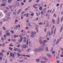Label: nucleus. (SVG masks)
<instances>
[{
    "mask_svg": "<svg viewBox=\"0 0 63 63\" xmlns=\"http://www.w3.org/2000/svg\"><path fill=\"white\" fill-rule=\"evenodd\" d=\"M44 49H45V48L43 46L40 47L39 48H35L34 49V52H40L41 51H43Z\"/></svg>",
    "mask_w": 63,
    "mask_h": 63,
    "instance_id": "f257e3e1",
    "label": "nucleus"
},
{
    "mask_svg": "<svg viewBox=\"0 0 63 63\" xmlns=\"http://www.w3.org/2000/svg\"><path fill=\"white\" fill-rule=\"evenodd\" d=\"M14 51H17H17H18V52H20V53H21V51L17 48H14Z\"/></svg>",
    "mask_w": 63,
    "mask_h": 63,
    "instance_id": "f03ea898",
    "label": "nucleus"
},
{
    "mask_svg": "<svg viewBox=\"0 0 63 63\" xmlns=\"http://www.w3.org/2000/svg\"><path fill=\"white\" fill-rule=\"evenodd\" d=\"M22 48H27L28 47L26 45H23L22 46Z\"/></svg>",
    "mask_w": 63,
    "mask_h": 63,
    "instance_id": "7ed1b4c3",
    "label": "nucleus"
},
{
    "mask_svg": "<svg viewBox=\"0 0 63 63\" xmlns=\"http://www.w3.org/2000/svg\"><path fill=\"white\" fill-rule=\"evenodd\" d=\"M39 43H40L41 45L43 44V41H42V39H39Z\"/></svg>",
    "mask_w": 63,
    "mask_h": 63,
    "instance_id": "20e7f679",
    "label": "nucleus"
},
{
    "mask_svg": "<svg viewBox=\"0 0 63 63\" xmlns=\"http://www.w3.org/2000/svg\"><path fill=\"white\" fill-rule=\"evenodd\" d=\"M10 55L13 58H14L15 56V54H13V53H11L10 54Z\"/></svg>",
    "mask_w": 63,
    "mask_h": 63,
    "instance_id": "39448f33",
    "label": "nucleus"
},
{
    "mask_svg": "<svg viewBox=\"0 0 63 63\" xmlns=\"http://www.w3.org/2000/svg\"><path fill=\"white\" fill-rule=\"evenodd\" d=\"M47 56L48 57H49V58H50L52 57L51 55L49 54H47Z\"/></svg>",
    "mask_w": 63,
    "mask_h": 63,
    "instance_id": "423d86ee",
    "label": "nucleus"
},
{
    "mask_svg": "<svg viewBox=\"0 0 63 63\" xmlns=\"http://www.w3.org/2000/svg\"><path fill=\"white\" fill-rule=\"evenodd\" d=\"M38 5V4H37V3H35L34 4V5H33V7L35 9L37 8V7H36L35 6H37Z\"/></svg>",
    "mask_w": 63,
    "mask_h": 63,
    "instance_id": "0eeeda50",
    "label": "nucleus"
},
{
    "mask_svg": "<svg viewBox=\"0 0 63 63\" xmlns=\"http://www.w3.org/2000/svg\"><path fill=\"white\" fill-rule=\"evenodd\" d=\"M21 9H19L18 11V12L17 14V15H18V14H19L20 13V12H21Z\"/></svg>",
    "mask_w": 63,
    "mask_h": 63,
    "instance_id": "6e6552de",
    "label": "nucleus"
},
{
    "mask_svg": "<svg viewBox=\"0 0 63 63\" xmlns=\"http://www.w3.org/2000/svg\"><path fill=\"white\" fill-rule=\"evenodd\" d=\"M32 33H31L32 35H34V34H35V35H36V32H33V31H32Z\"/></svg>",
    "mask_w": 63,
    "mask_h": 63,
    "instance_id": "1a4fd4ad",
    "label": "nucleus"
},
{
    "mask_svg": "<svg viewBox=\"0 0 63 63\" xmlns=\"http://www.w3.org/2000/svg\"><path fill=\"white\" fill-rule=\"evenodd\" d=\"M43 58L44 60H48V59L46 58V57H44Z\"/></svg>",
    "mask_w": 63,
    "mask_h": 63,
    "instance_id": "9d476101",
    "label": "nucleus"
},
{
    "mask_svg": "<svg viewBox=\"0 0 63 63\" xmlns=\"http://www.w3.org/2000/svg\"><path fill=\"white\" fill-rule=\"evenodd\" d=\"M20 39H19V41L20 42H21L22 41V39H23V37H21L20 38Z\"/></svg>",
    "mask_w": 63,
    "mask_h": 63,
    "instance_id": "9b49d317",
    "label": "nucleus"
},
{
    "mask_svg": "<svg viewBox=\"0 0 63 63\" xmlns=\"http://www.w3.org/2000/svg\"><path fill=\"white\" fill-rule=\"evenodd\" d=\"M18 26L16 25L15 27H14V28L15 29H16V30L18 29Z\"/></svg>",
    "mask_w": 63,
    "mask_h": 63,
    "instance_id": "f8f14e48",
    "label": "nucleus"
},
{
    "mask_svg": "<svg viewBox=\"0 0 63 63\" xmlns=\"http://www.w3.org/2000/svg\"><path fill=\"white\" fill-rule=\"evenodd\" d=\"M59 39H58L57 40V42L56 43V45H57L58 43H59Z\"/></svg>",
    "mask_w": 63,
    "mask_h": 63,
    "instance_id": "ddd939ff",
    "label": "nucleus"
},
{
    "mask_svg": "<svg viewBox=\"0 0 63 63\" xmlns=\"http://www.w3.org/2000/svg\"><path fill=\"white\" fill-rule=\"evenodd\" d=\"M59 22H60V20H59V18L58 19L57 21V24H58Z\"/></svg>",
    "mask_w": 63,
    "mask_h": 63,
    "instance_id": "4468645a",
    "label": "nucleus"
},
{
    "mask_svg": "<svg viewBox=\"0 0 63 63\" xmlns=\"http://www.w3.org/2000/svg\"><path fill=\"white\" fill-rule=\"evenodd\" d=\"M52 21L53 24H54V23H55V20L54 19H53L52 20Z\"/></svg>",
    "mask_w": 63,
    "mask_h": 63,
    "instance_id": "2eb2a0df",
    "label": "nucleus"
},
{
    "mask_svg": "<svg viewBox=\"0 0 63 63\" xmlns=\"http://www.w3.org/2000/svg\"><path fill=\"white\" fill-rule=\"evenodd\" d=\"M16 5L17 6H19V2H17L16 3Z\"/></svg>",
    "mask_w": 63,
    "mask_h": 63,
    "instance_id": "dca6fc26",
    "label": "nucleus"
},
{
    "mask_svg": "<svg viewBox=\"0 0 63 63\" xmlns=\"http://www.w3.org/2000/svg\"><path fill=\"white\" fill-rule=\"evenodd\" d=\"M47 34H49V36H50V35H51V33H50L48 31L47 32Z\"/></svg>",
    "mask_w": 63,
    "mask_h": 63,
    "instance_id": "f3484780",
    "label": "nucleus"
},
{
    "mask_svg": "<svg viewBox=\"0 0 63 63\" xmlns=\"http://www.w3.org/2000/svg\"><path fill=\"white\" fill-rule=\"evenodd\" d=\"M47 40H44L43 42V43H47Z\"/></svg>",
    "mask_w": 63,
    "mask_h": 63,
    "instance_id": "a211bd4d",
    "label": "nucleus"
},
{
    "mask_svg": "<svg viewBox=\"0 0 63 63\" xmlns=\"http://www.w3.org/2000/svg\"><path fill=\"white\" fill-rule=\"evenodd\" d=\"M10 47H14V45H12V43H11L9 45Z\"/></svg>",
    "mask_w": 63,
    "mask_h": 63,
    "instance_id": "6ab92c4d",
    "label": "nucleus"
},
{
    "mask_svg": "<svg viewBox=\"0 0 63 63\" xmlns=\"http://www.w3.org/2000/svg\"><path fill=\"white\" fill-rule=\"evenodd\" d=\"M10 33L8 32L6 33V35H7V36H9H9H11V34H10Z\"/></svg>",
    "mask_w": 63,
    "mask_h": 63,
    "instance_id": "aec40b11",
    "label": "nucleus"
},
{
    "mask_svg": "<svg viewBox=\"0 0 63 63\" xmlns=\"http://www.w3.org/2000/svg\"><path fill=\"white\" fill-rule=\"evenodd\" d=\"M3 23V21H0V25H2Z\"/></svg>",
    "mask_w": 63,
    "mask_h": 63,
    "instance_id": "412c9836",
    "label": "nucleus"
},
{
    "mask_svg": "<svg viewBox=\"0 0 63 63\" xmlns=\"http://www.w3.org/2000/svg\"><path fill=\"white\" fill-rule=\"evenodd\" d=\"M1 39L2 40H4V37L2 36L1 37Z\"/></svg>",
    "mask_w": 63,
    "mask_h": 63,
    "instance_id": "4be33fe9",
    "label": "nucleus"
},
{
    "mask_svg": "<svg viewBox=\"0 0 63 63\" xmlns=\"http://www.w3.org/2000/svg\"><path fill=\"white\" fill-rule=\"evenodd\" d=\"M62 29H63V27L62 26L60 29L61 32H62Z\"/></svg>",
    "mask_w": 63,
    "mask_h": 63,
    "instance_id": "5701e85b",
    "label": "nucleus"
},
{
    "mask_svg": "<svg viewBox=\"0 0 63 63\" xmlns=\"http://www.w3.org/2000/svg\"><path fill=\"white\" fill-rule=\"evenodd\" d=\"M41 63H45V62L44 61L41 60Z\"/></svg>",
    "mask_w": 63,
    "mask_h": 63,
    "instance_id": "b1692460",
    "label": "nucleus"
},
{
    "mask_svg": "<svg viewBox=\"0 0 63 63\" xmlns=\"http://www.w3.org/2000/svg\"><path fill=\"white\" fill-rule=\"evenodd\" d=\"M46 50L47 51H48V48L47 47H46Z\"/></svg>",
    "mask_w": 63,
    "mask_h": 63,
    "instance_id": "393cba45",
    "label": "nucleus"
},
{
    "mask_svg": "<svg viewBox=\"0 0 63 63\" xmlns=\"http://www.w3.org/2000/svg\"><path fill=\"white\" fill-rule=\"evenodd\" d=\"M41 14L42 15H44V11H42L41 12Z\"/></svg>",
    "mask_w": 63,
    "mask_h": 63,
    "instance_id": "a878e982",
    "label": "nucleus"
},
{
    "mask_svg": "<svg viewBox=\"0 0 63 63\" xmlns=\"http://www.w3.org/2000/svg\"><path fill=\"white\" fill-rule=\"evenodd\" d=\"M36 61L37 62H39L40 61V59H37L36 60Z\"/></svg>",
    "mask_w": 63,
    "mask_h": 63,
    "instance_id": "bb28decb",
    "label": "nucleus"
},
{
    "mask_svg": "<svg viewBox=\"0 0 63 63\" xmlns=\"http://www.w3.org/2000/svg\"><path fill=\"white\" fill-rule=\"evenodd\" d=\"M28 26H32L31 25V23H28Z\"/></svg>",
    "mask_w": 63,
    "mask_h": 63,
    "instance_id": "cd10ccee",
    "label": "nucleus"
},
{
    "mask_svg": "<svg viewBox=\"0 0 63 63\" xmlns=\"http://www.w3.org/2000/svg\"><path fill=\"white\" fill-rule=\"evenodd\" d=\"M4 13H7L8 12V11L7 10H5L4 11Z\"/></svg>",
    "mask_w": 63,
    "mask_h": 63,
    "instance_id": "c85d7f7f",
    "label": "nucleus"
},
{
    "mask_svg": "<svg viewBox=\"0 0 63 63\" xmlns=\"http://www.w3.org/2000/svg\"><path fill=\"white\" fill-rule=\"evenodd\" d=\"M46 9H47V8H45V9L44 8L43 9V11H43V12H44V11H46Z\"/></svg>",
    "mask_w": 63,
    "mask_h": 63,
    "instance_id": "c756f323",
    "label": "nucleus"
},
{
    "mask_svg": "<svg viewBox=\"0 0 63 63\" xmlns=\"http://www.w3.org/2000/svg\"><path fill=\"white\" fill-rule=\"evenodd\" d=\"M6 19H10V17H6Z\"/></svg>",
    "mask_w": 63,
    "mask_h": 63,
    "instance_id": "7c9ffc66",
    "label": "nucleus"
},
{
    "mask_svg": "<svg viewBox=\"0 0 63 63\" xmlns=\"http://www.w3.org/2000/svg\"><path fill=\"white\" fill-rule=\"evenodd\" d=\"M8 3H11V2H12V0H9L8 1Z\"/></svg>",
    "mask_w": 63,
    "mask_h": 63,
    "instance_id": "2f4dec72",
    "label": "nucleus"
},
{
    "mask_svg": "<svg viewBox=\"0 0 63 63\" xmlns=\"http://www.w3.org/2000/svg\"><path fill=\"white\" fill-rule=\"evenodd\" d=\"M43 44L44 47H45V46H46V44H45V43L43 42Z\"/></svg>",
    "mask_w": 63,
    "mask_h": 63,
    "instance_id": "473e14b6",
    "label": "nucleus"
},
{
    "mask_svg": "<svg viewBox=\"0 0 63 63\" xmlns=\"http://www.w3.org/2000/svg\"><path fill=\"white\" fill-rule=\"evenodd\" d=\"M52 54H54L55 53V51H53L52 52Z\"/></svg>",
    "mask_w": 63,
    "mask_h": 63,
    "instance_id": "72a5a7b5",
    "label": "nucleus"
},
{
    "mask_svg": "<svg viewBox=\"0 0 63 63\" xmlns=\"http://www.w3.org/2000/svg\"><path fill=\"white\" fill-rule=\"evenodd\" d=\"M34 15V14L33 13H32L31 14V15L32 16H33Z\"/></svg>",
    "mask_w": 63,
    "mask_h": 63,
    "instance_id": "f704fd0d",
    "label": "nucleus"
},
{
    "mask_svg": "<svg viewBox=\"0 0 63 63\" xmlns=\"http://www.w3.org/2000/svg\"><path fill=\"white\" fill-rule=\"evenodd\" d=\"M31 37H34V35L32 34L31 35Z\"/></svg>",
    "mask_w": 63,
    "mask_h": 63,
    "instance_id": "c9c22d12",
    "label": "nucleus"
},
{
    "mask_svg": "<svg viewBox=\"0 0 63 63\" xmlns=\"http://www.w3.org/2000/svg\"><path fill=\"white\" fill-rule=\"evenodd\" d=\"M28 16H29V13H28L27 14L26 17H28Z\"/></svg>",
    "mask_w": 63,
    "mask_h": 63,
    "instance_id": "e433bc0d",
    "label": "nucleus"
},
{
    "mask_svg": "<svg viewBox=\"0 0 63 63\" xmlns=\"http://www.w3.org/2000/svg\"><path fill=\"white\" fill-rule=\"evenodd\" d=\"M26 57H30V55H26Z\"/></svg>",
    "mask_w": 63,
    "mask_h": 63,
    "instance_id": "4c0bfd02",
    "label": "nucleus"
},
{
    "mask_svg": "<svg viewBox=\"0 0 63 63\" xmlns=\"http://www.w3.org/2000/svg\"><path fill=\"white\" fill-rule=\"evenodd\" d=\"M26 40H23V42H24V43H26Z\"/></svg>",
    "mask_w": 63,
    "mask_h": 63,
    "instance_id": "58836bf2",
    "label": "nucleus"
},
{
    "mask_svg": "<svg viewBox=\"0 0 63 63\" xmlns=\"http://www.w3.org/2000/svg\"><path fill=\"white\" fill-rule=\"evenodd\" d=\"M31 50V49H30V48H29V49H28V50H27V51L29 52V50Z\"/></svg>",
    "mask_w": 63,
    "mask_h": 63,
    "instance_id": "ea45409f",
    "label": "nucleus"
},
{
    "mask_svg": "<svg viewBox=\"0 0 63 63\" xmlns=\"http://www.w3.org/2000/svg\"><path fill=\"white\" fill-rule=\"evenodd\" d=\"M6 5V4H1L2 6H5Z\"/></svg>",
    "mask_w": 63,
    "mask_h": 63,
    "instance_id": "a19ab883",
    "label": "nucleus"
},
{
    "mask_svg": "<svg viewBox=\"0 0 63 63\" xmlns=\"http://www.w3.org/2000/svg\"><path fill=\"white\" fill-rule=\"evenodd\" d=\"M53 50V47H52L51 49V51H52Z\"/></svg>",
    "mask_w": 63,
    "mask_h": 63,
    "instance_id": "79ce46f5",
    "label": "nucleus"
},
{
    "mask_svg": "<svg viewBox=\"0 0 63 63\" xmlns=\"http://www.w3.org/2000/svg\"><path fill=\"white\" fill-rule=\"evenodd\" d=\"M17 54L18 56H20L21 55L20 54H19V53H18Z\"/></svg>",
    "mask_w": 63,
    "mask_h": 63,
    "instance_id": "37998d69",
    "label": "nucleus"
},
{
    "mask_svg": "<svg viewBox=\"0 0 63 63\" xmlns=\"http://www.w3.org/2000/svg\"><path fill=\"white\" fill-rule=\"evenodd\" d=\"M13 41V42H16V39H14Z\"/></svg>",
    "mask_w": 63,
    "mask_h": 63,
    "instance_id": "c03bdc74",
    "label": "nucleus"
},
{
    "mask_svg": "<svg viewBox=\"0 0 63 63\" xmlns=\"http://www.w3.org/2000/svg\"><path fill=\"white\" fill-rule=\"evenodd\" d=\"M23 60H21V61L19 60V62H23Z\"/></svg>",
    "mask_w": 63,
    "mask_h": 63,
    "instance_id": "a18cd8bd",
    "label": "nucleus"
},
{
    "mask_svg": "<svg viewBox=\"0 0 63 63\" xmlns=\"http://www.w3.org/2000/svg\"><path fill=\"white\" fill-rule=\"evenodd\" d=\"M39 9L40 10H42V7L41 6L40 7H39Z\"/></svg>",
    "mask_w": 63,
    "mask_h": 63,
    "instance_id": "49530a36",
    "label": "nucleus"
},
{
    "mask_svg": "<svg viewBox=\"0 0 63 63\" xmlns=\"http://www.w3.org/2000/svg\"><path fill=\"white\" fill-rule=\"evenodd\" d=\"M29 8H26L25 10V11H27V10H28V9H29Z\"/></svg>",
    "mask_w": 63,
    "mask_h": 63,
    "instance_id": "de8ad7c7",
    "label": "nucleus"
},
{
    "mask_svg": "<svg viewBox=\"0 0 63 63\" xmlns=\"http://www.w3.org/2000/svg\"><path fill=\"white\" fill-rule=\"evenodd\" d=\"M21 4L22 5V6H23V5L24 4V3L23 2H21Z\"/></svg>",
    "mask_w": 63,
    "mask_h": 63,
    "instance_id": "09e8293b",
    "label": "nucleus"
},
{
    "mask_svg": "<svg viewBox=\"0 0 63 63\" xmlns=\"http://www.w3.org/2000/svg\"><path fill=\"white\" fill-rule=\"evenodd\" d=\"M18 22V20H16L15 21V23H16V22Z\"/></svg>",
    "mask_w": 63,
    "mask_h": 63,
    "instance_id": "8fccbe9b",
    "label": "nucleus"
},
{
    "mask_svg": "<svg viewBox=\"0 0 63 63\" xmlns=\"http://www.w3.org/2000/svg\"><path fill=\"white\" fill-rule=\"evenodd\" d=\"M2 44L3 45V47H5V43H2Z\"/></svg>",
    "mask_w": 63,
    "mask_h": 63,
    "instance_id": "3c124183",
    "label": "nucleus"
},
{
    "mask_svg": "<svg viewBox=\"0 0 63 63\" xmlns=\"http://www.w3.org/2000/svg\"><path fill=\"white\" fill-rule=\"evenodd\" d=\"M2 27L3 28V30H6V29H5V28L4 27Z\"/></svg>",
    "mask_w": 63,
    "mask_h": 63,
    "instance_id": "603ef678",
    "label": "nucleus"
},
{
    "mask_svg": "<svg viewBox=\"0 0 63 63\" xmlns=\"http://www.w3.org/2000/svg\"><path fill=\"white\" fill-rule=\"evenodd\" d=\"M12 7H13V6H9V8L10 9H12Z\"/></svg>",
    "mask_w": 63,
    "mask_h": 63,
    "instance_id": "864d4df0",
    "label": "nucleus"
},
{
    "mask_svg": "<svg viewBox=\"0 0 63 63\" xmlns=\"http://www.w3.org/2000/svg\"><path fill=\"white\" fill-rule=\"evenodd\" d=\"M39 24H40V25H43V23H39Z\"/></svg>",
    "mask_w": 63,
    "mask_h": 63,
    "instance_id": "5fc2aeb1",
    "label": "nucleus"
},
{
    "mask_svg": "<svg viewBox=\"0 0 63 63\" xmlns=\"http://www.w3.org/2000/svg\"><path fill=\"white\" fill-rule=\"evenodd\" d=\"M63 16H62L61 18V20L62 21L63 20Z\"/></svg>",
    "mask_w": 63,
    "mask_h": 63,
    "instance_id": "6e6d98bb",
    "label": "nucleus"
},
{
    "mask_svg": "<svg viewBox=\"0 0 63 63\" xmlns=\"http://www.w3.org/2000/svg\"><path fill=\"white\" fill-rule=\"evenodd\" d=\"M16 12H14V15H16Z\"/></svg>",
    "mask_w": 63,
    "mask_h": 63,
    "instance_id": "4d7b16f0",
    "label": "nucleus"
},
{
    "mask_svg": "<svg viewBox=\"0 0 63 63\" xmlns=\"http://www.w3.org/2000/svg\"><path fill=\"white\" fill-rule=\"evenodd\" d=\"M59 5L60 4L59 3H57V4L56 6H57V7H58V6H59Z\"/></svg>",
    "mask_w": 63,
    "mask_h": 63,
    "instance_id": "13d9d810",
    "label": "nucleus"
},
{
    "mask_svg": "<svg viewBox=\"0 0 63 63\" xmlns=\"http://www.w3.org/2000/svg\"><path fill=\"white\" fill-rule=\"evenodd\" d=\"M40 2V0H37L36 1L37 3H38V2Z\"/></svg>",
    "mask_w": 63,
    "mask_h": 63,
    "instance_id": "bf43d9fd",
    "label": "nucleus"
},
{
    "mask_svg": "<svg viewBox=\"0 0 63 63\" xmlns=\"http://www.w3.org/2000/svg\"><path fill=\"white\" fill-rule=\"evenodd\" d=\"M56 59H59V57H58V56H56Z\"/></svg>",
    "mask_w": 63,
    "mask_h": 63,
    "instance_id": "052dcab7",
    "label": "nucleus"
},
{
    "mask_svg": "<svg viewBox=\"0 0 63 63\" xmlns=\"http://www.w3.org/2000/svg\"><path fill=\"white\" fill-rule=\"evenodd\" d=\"M20 44H19L17 46L18 47H20Z\"/></svg>",
    "mask_w": 63,
    "mask_h": 63,
    "instance_id": "680f3d73",
    "label": "nucleus"
},
{
    "mask_svg": "<svg viewBox=\"0 0 63 63\" xmlns=\"http://www.w3.org/2000/svg\"><path fill=\"white\" fill-rule=\"evenodd\" d=\"M14 39L12 38L11 39V40L12 41V42H14Z\"/></svg>",
    "mask_w": 63,
    "mask_h": 63,
    "instance_id": "e2e57ef3",
    "label": "nucleus"
},
{
    "mask_svg": "<svg viewBox=\"0 0 63 63\" xmlns=\"http://www.w3.org/2000/svg\"><path fill=\"white\" fill-rule=\"evenodd\" d=\"M46 31H47V29H44V32H46Z\"/></svg>",
    "mask_w": 63,
    "mask_h": 63,
    "instance_id": "0e129e2a",
    "label": "nucleus"
},
{
    "mask_svg": "<svg viewBox=\"0 0 63 63\" xmlns=\"http://www.w3.org/2000/svg\"><path fill=\"white\" fill-rule=\"evenodd\" d=\"M10 15V14L9 13H8L7 14V15H8V16H9Z\"/></svg>",
    "mask_w": 63,
    "mask_h": 63,
    "instance_id": "69168bd1",
    "label": "nucleus"
},
{
    "mask_svg": "<svg viewBox=\"0 0 63 63\" xmlns=\"http://www.w3.org/2000/svg\"><path fill=\"white\" fill-rule=\"evenodd\" d=\"M51 34H53V31H52V30L51 31Z\"/></svg>",
    "mask_w": 63,
    "mask_h": 63,
    "instance_id": "338daca9",
    "label": "nucleus"
},
{
    "mask_svg": "<svg viewBox=\"0 0 63 63\" xmlns=\"http://www.w3.org/2000/svg\"><path fill=\"white\" fill-rule=\"evenodd\" d=\"M28 41H27L26 42V43L27 45H28Z\"/></svg>",
    "mask_w": 63,
    "mask_h": 63,
    "instance_id": "774afa93",
    "label": "nucleus"
}]
</instances>
